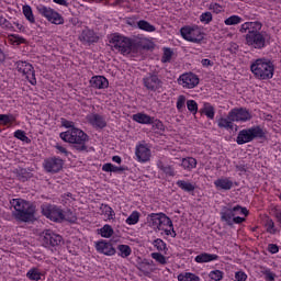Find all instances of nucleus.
<instances>
[{
  "mask_svg": "<svg viewBox=\"0 0 281 281\" xmlns=\"http://www.w3.org/2000/svg\"><path fill=\"white\" fill-rule=\"evenodd\" d=\"M261 30L262 23L258 21L245 22L239 27L240 34H246V45L252 49H265L269 45L271 36L267 31Z\"/></svg>",
  "mask_w": 281,
  "mask_h": 281,
  "instance_id": "nucleus-1",
  "label": "nucleus"
},
{
  "mask_svg": "<svg viewBox=\"0 0 281 281\" xmlns=\"http://www.w3.org/2000/svg\"><path fill=\"white\" fill-rule=\"evenodd\" d=\"M147 223L151 229L156 232H165L166 236L177 238V231H175V224L172 220L166 215V213H150L147 215Z\"/></svg>",
  "mask_w": 281,
  "mask_h": 281,
  "instance_id": "nucleus-2",
  "label": "nucleus"
},
{
  "mask_svg": "<svg viewBox=\"0 0 281 281\" xmlns=\"http://www.w3.org/2000/svg\"><path fill=\"white\" fill-rule=\"evenodd\" d=\"M14 212L12 216L20 223H32L35 218L36 206L23 199H12L10 201Z\"/></svg>",
  "mask_w": 281,
  "mask_h": 281,
  "instance_id": "nucleus-3",
  "label": "nucleus"
},
{
  "mask_svg": "<svg viewBox=\"0 0 281 281\" xmlns=\"http://www.w3.org/2000/svg\"><path fill=\"white\" fill-rule=\"evenodd\" d=\"M42 214L53 223H63L68 221V223H75L76 215L71 210H63V207L56 204H43L41 206Z\"/></svg>",
  "mask_w": 281,
  "mask_h": 281,
  "instance_id": "nucleus-4",
  "label": "nucleus"
},
{
  "mask_svg": "<svg viewBox=\"0 0 281 281\" xmlns=\"http://www.w3.org/2000/svg\"><path fill=\"white\" fill-rule=\"evenodd\" d=\"M250 71L256 80H271L276 74V65L270 59L258 58L250 64Z\"/></svg>",
  "mask_w": 281,
  "mask_h": 281,
  "instance_id": "nucleus-5",
  "label": "nucleus"
},
{
  "mask_svg": "<svg viewBox=\"0 0 281 281\" xmlns=\"http://www.w3.org/2000/svg\"><path fill=\"white\" fill-rule=\"evenodd\" d=\"M59 137L63 139V142H66V144H74L76 150H79L80 153L87 150V142H89V135H87L85 131L78 127H72L71 130L61 132Z\"/></svg>",
  "mask_w": 281,
  "mask_h": 281,
  "instance_id": "nucleus-6",
  "label": "nucleus"
},
{
  "mask_svg": "<svg viewBox=\"0 0 281 281\" xmlns=\"http://www.w3.org/2000/svg\"><path fill=\"white\" fill-rule=\"evenodd\" d=\"M112 52H119L123 56H128L133 52V40L120 33H113L109 38Z\"/></svg>",
  "mask_w": 281,
  "mask_h": 281,
  "instance_id": "nucleus-7",
  "label": "nucleus"
},
{
  "mask_svg": "<svg viewBox=\"0 0 281 281\" xmlns=\"http://www.w3.org/2000/svg\"><path fill=\"white\" fill-rule=\"evenodd\" d=\"M265 137H267V132H265V128H262L260 125H254L238 132L236 144H238V146H243L244 144L254 142V139H265Z\"/></svg>",
  "mask_w": 281,
  "mask_h": 281,
  "instance_id": "nucleus-8",
  "label": "nucleus"
},
{
  "mask_svg": "<svg viewBox=\"0 0 281 281\" xmlns=\"http://www.w3.org/2000/svg\"><path fill=\"white\" fill-rule=\"evenodd\" d=\"M143 87L148 93H161L164 91V80H161L159 72H147L143 77Z\"/></svg>",
  "mask_w": 281,
  "mask_h": 281,
  "instance_id": "nucleus-9",
  "label": "nucleus"
},
{
  "mask_svg": "<svg viewBox=\"0 0 281 281\" xmlns=\"http://www.w3.org/2000/svg\"><path fill=\"white\" fill-rule=\"evenodd\" d=\"M36 10L43 19H46L48 23L53 25H65V18L58 11L52 9V7H47L45 4H38Z\"/></svg>",
  "mask_w": 281,
  "mask_h": 281,
  "instance_id": "nucleus-10",
  "label": "nucleus"
},
{
  "mask_svg": "<svg viewBox=\"0 0 281 281\" xmlns=\"http://www.w3.org/2000/svg\"><path fill=\"white\" fill-rule=\"evenodd\" d=\"M180 35L188 43H202L204 35L199 25H184L180 29Z\"/></svg>",
  "mask_w": 281,
  "mask_h": 281,
  "instance_id": "nucleus-11",
  "label": "nucleus"
},
{
  "mask_svg": "<svg viewBox=\"0 0 281 281\" xmlns=\"http://www.w3.org/2000/svg\"><path fill=\"white\" fill-rule=\"evenodd\" d=\"M15 69L30 85L36 87V70H34V66L29 61L19 60L15 63Z\"/></svg>",
  "mask_w": 281,
  "mask_h": 281,
  "instance_id": "nucleus-12",
  "label": "nucleus"
},
{
  "mask_svg": "<svg viewBox=\"0 0 281 281\" xmlns=\"http://www.w3.org/2000/svg\"><path fill=\"white\" fill-rule=\"evenodd\" d=\"M63 243V236L54 233L52 229H46L43 232L42 244L46 249L50 251H58V247Z\"/></svg>",
  "mask_w": 281,
  "mask_h": 281,
  "instance_id": "nucleus-13",
  "label": "nucleus"
},
{
  "mask_svg": "<svg viewBox=\"0 0 281 281\" xmlns=\"http://www.w3.org/2000/svg\"><path fill=\"white\" fill-rule=\"evenodd\" d=\"M199 75L194 72H184L178 78V85L183 89H194L195 87H199Z\"/></svg>",
  "mask_w": 281,
  "mask_h": 281,
  "instance_id": "nucleus-14",
  "label": "nucleus"
},
{
  "mask_svg": "<svg viewBox=\"0 0 281 281\" xmlns=\"http://www.w3.org/2000/svg\"><path fill=\"white\" fill-rule=\"evenodd\" d=\"M229 117H233L234 122L245 124V122H251L254 115L247 108H234L229 111Z\"/></svg>",
  "mask_w": 281,
  "mask_h": 281,
  "instance_id": "nucleus-15",
  "label": "nucleus"
},
{
  "mask_svg": "<svg viewBox=\"0 0 281 281\" xmlns=\"http://www.w3.org/2000/svg\"><path fill=\"white\" fill-rule=\"evenodd\" d=\"M63 166H65V161L60 157L54 156L44 160V169L46 172H52L53 175L60 172Z\"/></svg>",
  "mask_w": 281,
  "mask_h": 281,
  "instance_id": "nucleus-16",
  "label": "nucleus"
},
{
  "mask_svg": "<svg viewBox=\"0 0 281 281\" xmlns=\"http://www.w3.org/2000/svg\"><path fill=\"white\" fill-rule=\"evenodd\" d=\"M86 120L92 128H95L97 131H102L103 128H106V119L104 115H101L99 113H90L86 115Z\"/></svg>",
  "mask_w": 281,
  "mask_h": 281,
  "instance_id": "nucleus-17",
  "label": "nucleus"
},
{
  "mask_svg": "<svg viewBox=\"0 0 281 281\" xmlns=\"http://www.w3.org/2000/svg\"><path fill=\"white\" fill-rule=\"evenodd\" d=\"M235 186H238V183L232 180L229 177L222 176L214 181V187L220 192H229V190L235 188Z\"/></svg>",
  "mask_w": 281,
  "mask_h": 281,
  "instance_id": "nucleus-18",
  "label": "nucleus"
},
{
  "mask_svg": "<svg viewBox=\"0 0 281 281\" xmlns=\"http://www.w3.org/2000/svg\"><path fill=\"white\" fill-rule=\"evenodd\" d=\"M135 155H136V160L139 164H146L150 161V157L153 153L150 151V148L144 144H139L135 148Z\"/></svg>",
  "mask_w": 281,
  "mask_h": 281,
  "instance_id": "nucleus-19",
  "label": "nucleus"
},
{
  "mask_svg": "<svg viewBox=\"0 0 281 281\" xmlns=\"http://www.w3.org/2000/svg\"><path fill=\"white\" fill-rule=\"evenodd\" d=\"M95 249L99 254H103V256H115V247L111 241H106L105 239H101L95 244Z\"/></svg>",
  "mask_w": 281,
  "mask_h": 281,
  "instance_id": "nucleus-20",
  "label": "nucleus"
},
{
  "mask_svg": "<svg viewBox=\"0 0 281 281\" xmlns=\"http://www.w3.org/2000/svg\"><path fill=\"white\" fill-rule=\"evenodd\" d=\"M137 269L140 271V273H143V276L150 278L155 271V261L150 259H143L140 262H138Z\"/></svg>",
  "mask_w": 281,
  "mask_h": 281,
  "instance_id": "nucleus-21",
  "label": "nucleus"
},
{
  "mask_svg": "<svg viewBox=\"0 0 281 281\" xmlns=\"http://www.w3.org/2000/svg\"><path fill=\"white\" fill-rule=\"evenodd\" d=\"M91 89H109V79L104 76L95 75L89 80Z\"/></svg>",
  "mask_w": 281,
  "mask_h": 281,
  "instance_id": "nucleus-22",
  "label": "nucleus"
},
{
  "mask_svg": "<svg viewBox=\"0 0 281 281\" xmlns=\"http://www.w3.org/2000/svg\"><path fill=\"white\" fill-rule=\"evenodd\" d=\"M79 41L83 45H93V43H98V41H100V37L95 35V32H93L92 30L86 29L80 34Z\"/></svg>",
  "mask_w": 281,
  "mask_h": 281,
  "instance_id": "nucleus-23",
  "label": "nucleus"
},
{
  "mask_svg": "<svg viewBox=\"0 0 281 281\" xmlns=\"http://www.w3.org/2000/svg\"><path fill=\"white\" fill-rule=\"evenodd\" d=\"M158 170L166 177H177V170L175 169V165H170L165 160H158L156 162Z\"/></svg>",
  "mask_w": 281,
  "mask_h": 281,
  "instance_id": "nucleus-24",
  "label": "nucleus"
},
{
  "mask_svg": "<svg viewBox=\"0 0 281 281\" xmlns=\"http://www.w3.org/2000/svg\"><path fill=\"white\" fill-rule=\"evenodd\" d=\"M221 221L222 223H226V225H228V227H232V222L234 221V217L236 215V211H234V206L233 207H224L221 213Z\"/></svg>",
  "mask_w": 281,
  "mask_h": 281,
  "instance_id": "nucleus-25",
  "label": "nucleus"
},
{
  "mask_svg": "<svg viewBox=\"0 0 281 281\" xmlns=\"http://www.w3.org/2000/svg\"><path fill=\"white\" fill-rule=\"evenodd\" d=\"M132 40V48L137 47L140 49H150V45H148V40L143 34L135 35Z\"/></svg>",
  "mask_w": 281,
  "mask_h": 281,
  "instance_id": "nucleus-26",
  "label": "nucleus"
},
{
  "mask_svg": "<svg viewBox=\"0 0 281 281\" xmlns=\"http://www.w3.org/2000/svg\"><path fill=\"white\" fill-rule=\"evenodd\" d=\"M218 255L216 254H210V252H202L194 258V262L198 265H204L206 262H214L218 260Z\"/></svg>",
  "mask_w": 281,
  "mask_h": 281,
  "instance_id": "nucleus-27",
  "label": "nucleus"
},
{
  "mask_svg": "<svg viewBox=\"0 0 281 281\" xmlns=\"http://www.w3.org/2000/svg\"><path fill=\"white\" fill-rule=\"evenodd\" d=\"M234 117L229 116V112L226 117L221 116L217 120V126L218 128H224V131H233L234 128Z\"/></svg>",
  "mask_w": 281,
  "mask_h": 281,
  "instance_id": "nucleus-28",
  "label": "nucleus"
},
{
  "mask_svg": "<svg viewBox=\"0 0 281 281\" xmlns=\"http://www.w3.org/2000/svg\"><path fill=\"white\" fill-rule=\"evenodd\" d=\"M200 113L201 115H205L207 120H214L216 115V109L214 108V105H212V103L204 102L203 108L200 109Z\"/></svg>",
  "mask_w": 281,
  "mask_h": 281,
  "instance_id": "nucleus-29",
  "label": "nucleus"
},
{
  "mask_svg": "<svg viewBox=\"0 0 281 281\" xmlns=\"http://www.w3.org/2000/svg\"><path fill=\"white\" fill-rule=\"evenodd\" d=\"M132 120L133 122H137V124H153V116L142 112L132 115Z\"/></svg>",
  "mask_w": 281,
  "mask_h": 281,
  "instance_id": "nucleus-30",
  "label": "nucleus"
},
{
  "mask_svg": "<svg viewBox=\"0 0 281 281\" xmlns=\"http://www.w3.org/2000/svg\"><path fill=\"white\" fill-rule=\"evenodd\" d=\"M198 161L195 160L194 157H186L182 158L181 160V168H183V170H187L188 172H191V170H194V168H196Z\"/></svg>",
  "mask_w": 281,
  "mask_h": 281,
  "instance_id": "nucleus-31",
  "label": "nucleus"
},
{
  "mask_svg": "<svg viewBox=\"0 0 281 281\" xmlns=\"http://www.w3.org/2000/svg\"><path fill=\"white\" fill-rule=\"evenodd\" d=\"M43 271L36 267L31 268L27 272H26V278L30 281H41L43 280Z\"/></svg>",
  "mask_w": 281,
  "mask_h": 281,
  "instance_id": "nucleus-32",
  "label": "nucleus"
},
{
  "mask_svg": "<svg viewBox=\"0 0 281 281\" xmlns=\"http://www.w3.org/2000/svg\"><path fill=\"white\" fill-rule=\"evenodd\" d=\"M7 40H8V43H10V45H13L15 47H19V45H25L27 43L25 37L19 34H9L7 36Z\"/></svg>",
  "mask_w": 281,
  "mask_h": 281,
  "instance_id": "nucleus-33",
  "label": "nucleus"
},
{
  "mask_svg": "<svg viewBox=\"0 0 281 281\" xmlns=\"http://www.w3.org/2000/svg\"><path fill=\"white\" fill-rule=\"evenodd\" d=\"M176 186L180 188V190H182L183 192H188L189 194H191V192H194V190H196V186H194V183L186 180H178L176 182Z\"/></svg>",
  "mask_w": 281,
  "mask_h": 281,
  "instance_id": "nucleus-34",
  "label": "nucleus"
},
{
  "mask_svg": "<svg viewBox=\"0 0 281 281\" xmlns=\"http://www.w3.org/2000/svg\"><path fill=\"white\" fill-rule=\"evenodd\" d=\"M128 170V167L126 166H115L111 162H106L102 166V171L103 172H126Z\"/></svg>",
  "mask_w": 281,
  "mask_h": 281,
  "instance_id": "nucleus-35",
  "label": "nucleus"
},
{
  "mask_svg": "<svg viewBox=\"0 0 281 281\" xmlns=\"http://www.w3.org/2000/svg\"><path fill=\"white\" fill-rule=\"evenodd\" d=\"M136 25L138 30H142V32H148L149 34L157 32V27L146 20H139Z\"/></svg>",
  "mask_w": 281,
  "mask_h": 281,
  "instance_id": "nucleus-36",
  "label": "nucleus"
},
{
  "mask_svg": "<svg viewBox=\"0 0 281 281\" xmlns=\"http://www.w3.org/2000/svg\"><path fill=\"white\" fill-rule=\"evenodd\" d=\"M98 233L100 234L101 238H111L113 234H115V231H113V226L104 224L103 227L98 229Z\"/></svg>",
  "mask_w": 281,
  "mask_h": 281,
  "instance_id": "nucleus-37",
  "label": "nucleus"
},
{
  "mask_svg": "<svg viewBox=\"0 0 281 281\" xmlns=\"http://www.w3.org/2000/svg\"><path fill=\"white\" fill-rule=\"evenodd\" d=\"M117 256H120V258H128V256H131V254H133V249L131 248V246L125 245V244H120L117 247Z\"/></svg>",
  "mask_w": 281,
  "mask_h": 281,
  "instance_id": "nucleus-38",
  "label": "nucleus"
},
{
  "mask_svg": "<svg viewBox=\"0 0 281 281\" xmlns=\"http://www.w3.org/2000/svg\"><path fill=\"white\" fill-rule=\"evenodd\" d=\"M101 212L106 221H113V218H115V211H113V207L109 206V204H102Z\"/></svg>",
  "mask_w": 281,
  "mask_h": 281,
  "instance_id": "nucleus-39",
  "label": "nucleus"
},
{
  "mask_svg": "<svg viewBox=\"0 0 281 281\" xmlns=\"http://www.w3.org/2000/svg\"><path fill=\"white\" fill-rule=\"evenodd\" d=\"M22 12L26 21H29V23H36V19L34 18V12L32 11V7H30V4L23 5Z\"/></svg>",
  "mask_w": 281,
  "mask_h": 281,
  "instance_id": "nucleus-40",
  "label": "nucleus"
},
{
  "mask_svg": "<svg viewBox=\"0 0 281 281\" xmlns=\"http://www.w3.org/2000/svg\"><path fill=\"white\" fill-rule=\"evenodd\" d=\"M178 281H201V278L192 272L178 274Z\"/></svg>",
  "mask_w": 281,
  "mask_h": 281,
  "instance_id": "nucleus-41",
  "label": "nucleus"
},
{
  "mask_svg": "<svg viewBox=\"0 0 281 281\" xmlns=\"http://www.w3.org/2000/svg\"><path fill=\"white\" fill-rule=\"evenodd\" d=\"M151 245L155 247V249H157V251L159 252H164L166 254L168 251V246L166 244V241H164V239L161 238H157L155 239Z\"/></svg>",
  "mask_w": 281,
  "mask_h": 281,
  "instance_id": "nucleus-42",
  "label": "nucleus"
},
{
  "mask_svg": "<svg viewBox=\"0 0 281 281\" xmlns=\"http://www.w3.org/2000/svg\"><path fill=\"white\" fill-rule=\"evenodd\" d=\"M162 56H161V63H170L172 60V56L175 55V52H172V48L170 47H164L162 48Z\"/></svg>",
  "mask_w": 281,
  "mask_h": 281,
  "instance_id": "nucleus-43",
  "label": "nucleus"
},
{
  "mask_svg": "<svg viewBox=\"0 0 281 281\" xmlns=\"http://www.w3.org/2000/svg\"><path fill=\"white\" fill-rule=\"evenodd\" d=\"M13 135L15 139H20V142H24V144H32V139L27 137V135L25 134V131L23 130H16Z\"/></svg>",
  "mask_w": 281,
  "mask_h": 281,
  "instance_id": "nucleus-44",
  "label": "nucleus"
},
{
  "mask_svg": "<svg viewBox=\"0 0 281 281\" xmlns=\"http://www.w3.org/2000/svg\"><path fill=\"white\" fill-rule=\"evenodd\" d=\"M243 18L240 15H231L224 20L225 25H240Z\"/></svg>",
  "mask_w": 281,
  "mask_h": 281,
  "instance_id": "nucleus-45",
  "label": "nucleus"
},
{
  "mask_svg": "<svg viewBox=\"0 0 281 281\" xmlns=\"http://www.w3.org/2000/svg\"><path fill=\"white\" fill-rule=\"evenodd\" d=\"M126 225H137L139 223V213L133 211L130 216L125 220Z\"/></svg>",
  "mask_w": 281,
  "mask_h": 281,
  "instance_id": "nucleus-46",
  "label": "nucleus"
},
{
  "mask_svg": "<svg viewBox=\"0 0 281 281\" xmlns=\"http://www.w3.org/2000/svg\"><path fill=\"white\" fill-rule=\"evenodd\" d=\"M150 257L156 260L158 265H168V259L161 252H151Z\"/></svg>",
  "mask_w": 281,
  "mask_h": 281,
  "instance_id": "nucleus-47",
  "label": "nucleus"
},
{
  "mask_svg": "<svg viewBox=\"0 0 281 281\" xmlns=\"http://www.w3.org/2000/svg\"><path fill=\"white\" fill-rule=\"evenodd\" d=\"M14 122V115L12 114H0V125L8 126Z\"/></svg>",
  "mask_w": 281,
  "mask_h": 281,
  "instance_id": "nucleus-48",
  "label": "nucleus"
},
{
  "mask_svg": "<svg viewBox=\"0 0 281 281\" xmlns=\"http://www.w3.org/2000/svg\"><path fill=\"white\" fill-rule=\"evenodd\" d=\"M224 276H225V273L221 270H212L209 273V278L211 281H221V280H223Z\"/></svg>",
  "mask_w": 281,
  "mask_h": 281,
  "instance_id": "nucleus-49",
  "label": "nucleus"
},
{
  "mask_svg": "<svg viewBox=\"0 0 281 281\" xmlns=\"http://www.w3.org/2000/svg\"><path fill=\"white\" fill-rule=\"evenodd\" d=\"M187 109L192 113L193 115H196L199 113V103L194 100H188L187 101Z\"/></svg>",
  "mask_w": 281,
  "mask_h": 281,
  "instance_id": "nucleus-50",
  "label": "nucleus"
},
{
  "mask_svg": "<svg viewBox=\"0 0 281 281\" xmlns=\"http://www.w3.org/2000/svg\"><path fill=\"white\" fill-rule=\"evenodd\" d=\"M214 16L212 15V12L206 11L203 12L200 15V21L204 24V25H210L211 21H213Z\"/></svg>",
  "mask_w": 281,
  "mask_h": 281,
  "instance_id": "nucleus-51",
  "label": "nucleus"
},
{
  "mask_svg": "<svg viewBox=\"0 0 281 281\" xmlns=\"http://www.w3.org/2000/svg\"><path fill=\"white\" fill-rule=\"evenodd\" d=\"M151 126L154 131H160V132L166 131V126L164 125V122L159 121L158 119H155L154 116H153Z\"/></svg>",
  "mask_w": 281,
  "mask_h": 281,
  "instance_id": "nucleus-52",
  "label": "nucleus"
},
{
  "mask_svg": "<svg viewBox=\"0 0 281 281\" xmlns=\"http://www.w3.org/2000/svg\"><path fill=\"white\" fill-rule=\"evenodd\" d=\"M176 109H177V111H179V113H181V111H183V109H186V95L180 94L178 97V100L176 103Z\"/></svg>",
  "mask_w": 281,
  "mask_h": 281,
  "instance_id": "nucleus-53",
  "label": "nucleus"
},
{
  "mask_svg": "<svg viewBox=\"0 0 281 281\" xmlns=\"http://www.w3.org/2000/svg\"><path fill=\"white\" fill-rule=\"evenodd\" d=\"M233 212H235V214H241L243 216H249V210L238 204L234 206Z\"/></svg>",
  "mask_w": 281,
  "mask_h": 281,
  "instance_id": "nucleus-54",
  "label": "nucleus"
},
{
  "mask_svg": "<svg viewBox=\"0 0 281 281\" xmlns=\"http://www.w3.org/2000/svg\"><path fill=\"white\" fill-rule=\"evenodd\" d=\"M266 229L268 234H276L278 232V228H276V223H273V220L267 221Z\"/></svg>",
  "mask_w": 281,
  "mask_h": 281,
  "instance_id": "nucleus-55",
  "label": "nucleus"
},
{
  "mask_svg": "<svg viewBox=\"0 0 281 281\" xmlns=\"http://www.w3.org/2000/svg\"><path fill=\"white\" fill-rule=\"evenodd\" d=\"M0 27H2V30H7L8 32H16L14 24L10 22L8 19L4 20V22L2 23V25H0Z\"/></svg>",
  "mask_w": 281,
  "mask_h": 281,
  "instance_id": "nucleus-56",
  "label": "nucleus"
},
{
  "mask_svg": "<svg viewBox=\"0 0 281 281\" xmlns=\"http://www.w3.org/2000/svg\"><path fill=\"white\" fill-rule=\"evenodd\" d=\"M209 10L214 12V14H221V12H223V5H221V4L216 3V2H212L209 5Z\"/></svg>",
  "mask_w": 281,
  "mask_h": 281,
  "instance_id": "nucleus-57",
  "label": "nucleus"
},
{
  "mask_svg": "<svg viewBox=\"0 0 281 281\" xmlns=\"http://www.w3.org/2000/svg\"><path fill=\"white\" fill-rule=\"evenodd\" d=\"M61 126H64V128H69V131H71V128H76V123L67 119H61Z\"/></svg>",
  "mask_w": 281,
  "mask_h": 281,
  "instance_id": "nucleus-58",
  "label": "nucleus"
},
{
  "mask_svg": "<svg viewBox=\"0 0 281 281\" xmlns=\"http://www.w3.org/2000/svg\"><path fill=\"white\" fill-rule=\"evenodd\" d=\"M263 274L266 281H276V273L271 272L270 269L265 270Z\"/></svg>",
  "mask_w": 281,
  "mask_h": 281,
  "instance_id": "nucleus-59",
  "label": "nucleus"
},
{
  "mask_svg": "<svg viewBox=\"0 0 281 281\" xmlns=\"http://www.w3.org/2000/svg\"><path fill=\"white\" fill-rule=\"evenodd\" d=\"M235 280L236 281H247V273L245 271L235 272Z\"/></svg>",
  "mask_w": 281,
  "mask_h": 281,
  "instance_id": "nucleus-60",
  "label": "nucleus"
},
{
  "mask_svg": "<svg viewBox=\"0 0 281 281\" xmlns=\"http://www.w3.org/2000/svg\"><path fill=\"white\" fill-rule=\"evenodd\" d=\"M236 171L239 172V175H245L247 172V165L245 162H239L235 166Z\"/></svg>",
  "mask_w": 281,
  "mask_h": 281,
  "instance_id": "nucleus-61",
  "label": "nucleus"
},
{
  "mask_svg": "<svg viewBox=\"0 0 281 281\" xmlns=\"http://www.w3.org/2000/svg\"><path fill=\"white\" fill-rule=\"evenodd\" d=\"M245 221H247V218L235 215V217H233L232 227H234V225H240L245 223Z\"/></svg>",
  "mask_w": 281,
  "mask_h": 281,
  "instance_id": "nucleus-62",
  "label": "nucleus"
},
{
  "mask_svg": "<svg viewBox=\"0 0 281 281\" xmlns=\"http://www.w3.org/2000/svg\"><path fill=\"white\" fill-rule=\"evenodd\" d=\"M268 251L269 254H278V251H280V247L278 246V244H269Z\"/></svg>",
  "mask_w": 281,
  "mask_h": 281,
  "instance_id": "nucleus-63",
  "label": "nucleus"
},
{
  "mask_svg": "<svg viewBox=\"0 0 281 281\" xmlns=\"http://www.w3.org/2000/svg\"><path fill=\"white\" fill-rule=\"evenodd\" d=\"M56 150H58V153H61V155H65V157L69 156V151L67 150V148H65L63 145H56L55 146Z\"/></svg>",
  "mask_w": 281,
  "mask_h": 281,
  "instance_id": "nucleus-64",
  "label": "nucleus"
}]
</instances>
